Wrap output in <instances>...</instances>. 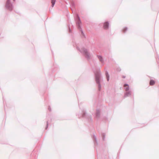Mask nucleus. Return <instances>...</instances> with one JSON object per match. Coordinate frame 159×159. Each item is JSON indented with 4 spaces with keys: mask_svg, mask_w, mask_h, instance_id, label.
Returning <instances> with one entry per match:
<instances>
[{
    "mask_svg": "<svg viewBox=\"0 0 159 159\" xmlns=\"http://www.w3.org/2000/svg\"><path fill=\"white\" fill-rule=\"evenodd\" d=\"M109 24L107 22H106L104 23L103 27L105 29L107 28Z\"/></svg>",
    "mask_w": 159,
    "mask_h": 159,
    "instance_id": "obj_1",
    "label": "nucleus"
},
{
    "mask_svg": "<svg viewBox=\"0 0 159 159\" xmlns=\"http://www.w3.org/2000/svg\"><path fill=\"white\" fill-rule=\"evenodd\" d=\"M124 87H125V90L126 91H127L129 90V87L127 84H125L124 85Z\"/></svg>",
    "mask_w": 159,
    "mask_h": 159,
    "instance_id": "obj_2",
    "label": "nucleus"
},
{
    "mask_svg": "<svg viewBox=\"0 0 159 159\" xmlns=\"http://www.w3.org/2000/svg\"><path fill=\"white\" fill-rule=\"evenodd\" d=\"M155 84V82L153 80H151L150 82V84L151 85H154Z\"/></svg>",
    "mask_w": 159,
    "mask_h": 159,
    "instance_id": "obj_3",
    "label": "nucleus"
},
{
    "mask_svg": "<svg viewBox=\"0 0 159 159\" xmlns=\"http://www.w3.org/2000/svg\"><path fill=\"white\" fill-rule=\"evenodd\" d=\"M56 0H52L51 3L52 4V6L53 7L55 2Z\"/></svg>",
    "mask_w": 159,
    "mask_h": 159,
    "instance_id": "obj_4",
    "label": "nucleus"
},
{
    "mask_svg": "<svg viewBox=\"0 0 159 159\" xmlns=\"http://www.w3.org/2000/svg\"><path fill=\"white\" fill-rule=\"evenodd\" d=\"M127 30V28L126 27H125L123 29V31L124 32H125L126 30Z\"/></svg>",
    "mask_w": 159,
    "mask_h": 159,
    "instance_id": "obj_5",
    "label": "nucleus"
},
{
    "mask_svg": "<svg viewBox=\"0 0 159 159\" xmlns=\"http://www.w3.org/2000/svg\"><path fill=\"white\" fill-rule=\"evenodd\" d=\"M98 59H99V60H100V61H102V57H101V56H99L98 57Z\"/></svg>",
    "mask_w": 159,
    "mask_h": 159,
    "instance_id": "obj_6",
    "label": "nucleus"
},
{
    "mask_svg": "<svg viewBox=\"0 0 159 159\" xmlns=\"http://www.w3.org/2000/svg\"><path fill=\"white\" fill-rule=\"evenodd\" d=\"M106 76H107V80L108 81L109 80V76H108V74H107V75H106Z\"/></svg>",
    "mask_w": 159,
    "mask_h": 159,
    "instance_id": "obj_7",
    "label": "nucleus"
},
{
    "mask_svg": "<svg viewBox=\"0 0 159 159\" xmlns=\"http://www.w3.org/2000/svg\"><path fill=\"white\" fill-rule=\"evenodd\" d=\"M130 94H131L130 93H129H129H126L125 94V95H126V96H128L129 95H130Z\"/></svg>",
    "mask_w": 159,
    "mask_h": 159,
    "instance_id": "obj_8",
    "label": "nucleus"
},
{
    "mask_svg": "<svg viewBox=\"0 0 159 159\" xmlns=\"http://www.w3.org/2000/svg\"><path fill=\"white\" fill-rule=\"evenodd\" d=\"M85 54L87 56H89V53L87 51H85Z\"/></svg>",
    "mask_w": 159,
    "mask_h": 159,
    "instance_id": "obj_9",
    "label": "nucleus"
},
{
    "mask_svg": "<svg viewBox=\"0 0 159 159\" xmlns=\"http://www.w3.org/2000/svg\"><path fill=\"white\" fill-rule=\"evenodd\" d=\"M9 1H7V4H6V6L7 7L8 6V4H9Z\"/></svg>",
    "mask_w": 159,
    "mask_h": 159,
    "instance_id": "obj_10",
    "label": "nucleus"
}]
</instances>
